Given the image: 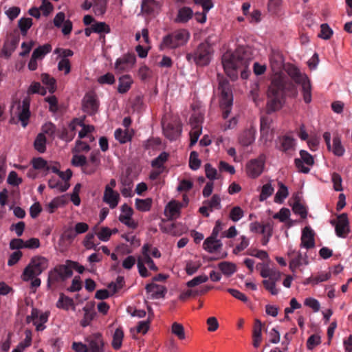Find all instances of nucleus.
<instances>
[{
    "label": "nucleus",
    "instance_id": "f257e3e1",
    "mask_svg": "<svg viewBox=\"0 0 352 352\" xmlns=\"http://www.w3.org/2000/svg\"><path fill=\"white\" fill-rule=\"evenodd\" d=\"M270 66L276 74L267 90L266 113L270 114L280 109L285 100V80L277 75L284 67V58L279 52L273 51L270 56Z\"/></svg>",
    "mask_w": 352,
    "mask_h": 352
},
{
    "label": "nucleus",
    "instance_id": "f03ea898",
    "mask_svg": "<svg viewBox=\"0 0 352 352\" xmlns=\"http://www.w3.org/2000/svg\"><path fill=\"white\" fill-rule=\"evenodd\" d=\"M252 60V56L248 49L239 47L233 53L226 52L222 57V65L226 73L231 76L234 72L241 69V76L245 79L248 78L246 69Z\"/></svg>",
    "mask_w": 352,
    "mask_h": 352
},
{
    "label": "nucleus",
    "instance_id": "7ed1b4c3",
    "mask_svg": "<svg viewBox=\"0 0 352 352\" xmlns=\"http://www.w3.org/2000/svg\"><path fill=\"white\" fill-rule=\"evenodd\" d=\"M217 79L219 81L218 89L220 91L219 104L222 110L223 118L226 119L232 109L233 102L232 91L229 81L222 75L217 74Z\"/></svg>",
    "mask_w": 352,
    "mask_h": 352
},
{
    "label": "nucleus",
    "instance_id": "20e7f679",
    "mask_svg": "<svg viewBox=\"0 0 352 352\" xmlns=\"http://www.w3.org/2000/svg\"><path fill=\"white\" fill-rule=\"evenodd\" d=\"M286 72L296 83L302 86L303 100L309 103L311 101V86L308 76L294 65H288Z\"/></svg>",
    "mask_w": 352,
    "mask_h": 352
},
{
    "label": "nucleus",
    "instance_id": "39448f33",
    "mask_svg": "<svg viewBox=\"0 0 352 352\" xmlns=\"http://www.w3.org/2000/svg\"><path fill=\"white\" fill-rule=\"evenodd\" d=\"M48 267V260L43 256L33 257L29 264L24 269L22 278L24 281H29L30 278L40 275Z\"/></svg>",
    "mask_w": 352,
    "mask_h": 352
},
{
    "label": "nucleus",
    "instance_id": "423d86ee",
    "mask_svg": "<svg viewBox=\"0 0 352 352\" xmlns=\"http://www.w3.org/2000/svg\"><path fill=\"white\" fill-rule=\"evenodd\" d=\"M189 38V34L184 30H178L165 36L160 45L161 50L174 49L184 45Z\"/></svg>",
    "mask_w": 352,
    "mask_h": 352
},
{
    "label": "nucleus",
    "instance_id": "0eeeda50",
    "mask_svg": "<svg viewBox=\"0 0 352 352\" xmlns=\"http://www.w3.org/2000/svg\"><path fill=\"white\" fill-rule=\"evenodd\" d=\"M73 275V272L70 270L69 264H59L56 265L48 273L47 285L58 284L65 281Z\"/></svg>",
    "mask_w": 352,
    "mask_h": 352
},
{
    "label": "nucleus",
    "instance_id": "6e6552de",
    "mask_svg": "<svg viewBox=\"0 0 352 352\" xmlns=\"http://www.w3.org/2000/svg\"><path fill=\"white\" fill-rule=\"evenodd\" d=\"M212 49L208 43H201L197 47L194 54H188L186 58L188 61L192 59L198 65H207L210 61Z\"/></svg>",
    "mask_w": 352,
    "mask_h": 352
},
{
    "label": "nucleus",
    "instance_id": "1a4fd4ad",
    "mask_svg": "<svg viewBox=\"0 0 352 352\" xmlns=\"http://www.w3.org/2000/svg\"><path fill=\"white\" fill-rule=\"evenodd\" d=\"M99 101L96 93L87 92L82 100V110L89 116L95 115L99 109Z\"/></svg>",
    "mask_w": 352,
    "mask_h": 352
},
{
    "label": "nucleus",
    "instance_id": "9d476101",
    "mask_svg": "<svg viewBox=\"0 0 352 352\" xmlns=\"http://www.w3.org/2000/svg\"><path fill=\"white\" fill-rule=\"evenodd\" d=\"M265 157L261 155L257 159L251 160L245 166L247 175L252 178H257L263 171Z\"/></svg>",
    "mask_w": 352,
    "mask_h": 352
},
{
    "label": "nucleus",
    "instance_id": "9b49d317",
    "mask_svg": "<svg viewBox=\"0 0 352 352\" xmlns=\"http://www.w3.org/2000/svg\"><path fill=\"white\" fill-rule=\"evenodd\" d=\"M272 228L273 226L270 221H254L250 224L252 232L263 235L262 239L263 245H266L269 241L270 237L272 234Z\"/></svg>",
    "mask_w": 352,
    "mask_h": 352
},
{
    "label": "nucleus",
    "instance_id": "f8f14e48",
    "mask_svg": "<svg viewBox=\"0 0 352 352\" xmlns=\"http://www.w3.org/2000/svg\"><path fill=\"white\" fill-rule=\"evenodd\" d=\"M160 226L163 232L175 236H180L188 230L186 225L181 221H161Z\"/></svg>",
    "mask_w": 352,
    "mask_h": 352
},
{
    "label": "nucleus",
    "instance_id": "ddd939ff",
    "mask_svg": "<svg viewBox=\"0 0 352 352\" xmlns=\"http://www.w3.org/2000/svg\"><path fill=\"white\" fill-rule=\"evenodd\" d=\"M30 98L29 97H25L23 100L22 103H21L20 101L16 102V114H17L18 118L21 122L23 127H25L28 125L30 116Z\"/></svg>",
    "mask_w": 352,
    "mask_h": 352
},
{
    "label": "nucleus",
    "instance_id": "4468645a",
    "mask_svg": "<svg viewBox=\"0 0 352 352\" xmlns=\"http://www.w3.org/2000/svg\"><path fill=\"white\" fill-rule=\"evenodd\" d=\"M300 159H296L294 162L299 172L303 173H308L310 168L308 166H304L303 163H305L307 166H312L314 164V160L311 155L307 151L301 150L300 151Z\"/></svg>",
    "mask_w": 352,
    "mask_h": 352
},
{
    "label": "nucleus",
    "instance_id": "2eb2a0df",
    "mask_svg": "<svg viewBox=\"0 0 352 352\" xmlns=\"http://www.w3.org/2000/svg\"><path fill=\"white\" fill-rule=\"evenodd\" d=\"M136 58L134 53H127L122 57L117 59L115 69L118 72H124L131 68L135 63Z\"/></svg>",
    "mask_w": 352,
    "mask_h": 352
},
{
    "label": "nucleus",
    "instance_id": "dca6fc26",
    "mask_svg": "<svg viewBox=\"0 0 352 352\" xmlns=\"http://www.w3.org/2000/svg\"><path fill=\"white\" fill-rule=\"evenodd\" d=\"M184 205L175 200H172L166 206L164 213L170 219H175L179 217L181 208Z\"/></svg>",
    "mask_w": 352,
    "mask_h": 352
},
{
    "label": "nucleus",
    "instance_id": "f3484780",
    "mask_svg": "<svg viewBox=\"0 0 352 352\" xmlns=\"http://www.w3.org/2000/svg\"><path fill=\"white\" fill-rule=\"evenodd\" d=\"M300 245L306 249L314 247V232L310 226H305L302 230Z\"/></svg>",
    "mask_w": 352,
    "mask_h": 352
},
{
    "label": "nucleus",
    "instance_id": "a211bd4d",
    "mask_svg": "<svg viewBox=\"0 0 352 352\" xmlns=\"http://www.w3.org/2000/svg\"><path fill=\"white\" fill-rule=\"evenodd\" d=\"M223 244L220 239L213 236H210L205 239L203 243V248L209 253L218 252Z\"/></svg>",
    "mask_w": 352,
    "mask_h": 352
},
{
    "label": "nucleus",
    "instance_id": "6ab92c4d",
    "mask_svg": "<svg viewBox=\"0 0 352 352\" xmlns=\"http://www.w3.org/2000/svg\"><path fill=\"white\" fill-rule=\"evenodd\" d=\"M119 200V194L115 192L109 185L106 186L103 201L107 203L111 208L117 206Z\"/></svg>",
    "mask_w": 352,
    "mask_h": 352
},
{
    "label": "nucleus",
    "instance_id": "aec40b11",
    "mask_svg": "<svg viewBox=\"0 0 352 352\" xmlns=\"http://www.w3.org/2000/svg\"><path fill=\"white\" fill-rule=\"evenodd\" d=\"M52 172L58 175V176L65 181L64 184L60 183L59 190L60 192H65L69 188V180L72 176V171L68 168L65 172L60 171L58 166H54Z\"/></svg>",
    "mask_w": 352,
    "mask_h": 352
},
{
    "label": "nucleus",
    "instance_id": "412c9836",
    "mask_svg": "<svg viewBox=\"0 0 352 352\" xmlns=\"http://www.w3.org/2000/svg\"><path fill=\"white\" fill-rule=\"evenodd\" d=\"M145 289L146 292L151 293L152 298L155 299L164 298L167 292L166 287L155 283L147 284Z\"/></svg>",
    "mask_w": 352,
    "mask_h": 352
},
{
    "label": "nucleus",
    "instance_id": "4be33fe9",
    "mask_svg": "<svg viewBox=\"0 0 352 352\" xmlns=\"http://www.w3.org/2000/svg\"><path fill=\"white\" fill-rule=\"evenodd\" d=\"M19 39V34L12 35L5 42L2 51L6 56L9 57L14 51L18 45Z\"/></svg>",
    "mask_w": 352,
    "mask_h": 352
},
{
    "label": "nucleus",
    "instance_id": "5701e85b",
    "mask_svg": "<svg viewBox=\"0 0 352 352\" xmlns=\"http://www.w3.org/2000/svg\"><path fill=\"white\" fill-rule=\"evenodd\" d=\"M163 129L166 137L170 140L177 139L182 132V128L179 124L168 123Z\"/></svg>",
    "mask_w": 352,
    "mask_h": 352
},
{
    "label": "nucleus",
    "instance_id": "b1692460",
    "mask_svg": "<svg viewBox=\"0 0 352 352\" xmlns=\"http://www.w3.org/2000/svg\"><path fill=\"white\" fill-rule=\"evenodd\" d=\"M254 136L255 129L254 127H250V129L243 131L240 135L239 138V143L243 146H248L254 142Z\"/></svg>",
    "mask_w": 352,
    "mask_h": 352
},
{
    "label": "nucleus",
    "instance_id": "393cba45",
    "mask_svg": "<svg viewBox=\"0 0 352 352\" xmlns=\"http://www.w3.org/2000/svg\"><path fill=\"white\" fill-rule=\"evenodd\" d=\"M335 227L336 235L345 238L350 232L349 221H331Z\"/></svg>",
    "mask_w": 352,
    "mask_h": 352
},
{
    "label": "nucleus",
    "instance_id": "a878e982",
    "mask_svg": "<svg viewBox=\"0 0 352 352\" xmlns=\"http://www.w3.org/2000/svg\"><path fill=\"white\" fill-rule=\"evenodd\" d=\"M99 152H92L89 157V162L91 164V166H89V164H87V166H86L85 168H83V172L86 174L91 175L94 173L96 170L97 167L100 164V158H99Z\"/></svg>",
    "mask_w": 352,
    "mask_h": 352
},
{
    "label": "nucleus",
    "instance_id": "bb28decb",
    "mask_svg": "<svg viewBox=\"0 0 352 352\" xmlns=\"http://www.w3.org/2000/svg\"><path fill=\"white\" fill-rule=\"evenodd\" d=\"M307 263L308 261L306 255L302 256V253L299 252L295 257H292V259L290 260L289 269L294 272L302 264L307 265Z\"/></svg>",
    "mask_w": 352,
    "mask_h": 352
},
{
    "label": "nucleus",
    "instance_id": "cd10ccee",
    "mask_svg": "<svg viewBox=\"0 0 352 352\" xmlns=\"http://www.w3.org/2000/svg\"><path fill=\"white\" fill-rule=\"evenodd\" d=\"M150 248H151V245H149L148 243L144 244L143 245L142 249L143 258L142 261L144 262V263H146L148 265V267L151 270L157 271L158 270L157 267L155 265L153 259L151 258V256L149 255Z\"/></svg>",
    "mask_w": 352,
    "mask_h": 352
},
{
    "label": "nucleus",
    "instance_id": "c85d7f7f",
    "mask_svg": "<svg viewBox=\"0 0 352 352\" xmlns=\"http://www.w3.org/2000/svg\"><path fill=\"white\" fill-rule=\"evenodd\" d=\"M133 80L129 75H124L119 78L118 91L120 94H125L129 91Z\"/></svg>",
    "mask_w": 352,
    "mask_h": 352
},
{
    "label": "nucleus",
    "instance_id": "c756f323",
    "mask_svg": "<svg viewBox=\"0 0 352 352\" xmlns=\"http://www.w3.org/2000/svg\"><path fill=\"white\" fill-rule=\"evenodd\" d=\"M193 12L191 8L184 7L179 10L175 21L180 23H186L192 16Z\"/></svg>",
    "mask_w": 352,
    "mask_h": 352
},
{
    "label": "nucleus",
    "instance_id": "7c9ffc66",
    "mask_svg": "<svg viewBox=\"0 0 352 352\" xmlns=\"http://www.w3.org/2000/svg\"><path fill=\"white\" fill-rule=\"evenodd\" d=\"M87 352H104V342L100 338H96L89 342Z\"/></svg>",
    "mask_w": 352,
    "mask_h": 352
},
{
    "label": "nucleus",
    "instance_id": "2f4dec72",
    "mask_svg": "<svg viewBox=\"0 0 352 352\" xmlns=\"http://www.w3.org/2000/svg\"><path fill=\"white\" fill-rule=\"evenodd\" d=\"M268 12L274 16H278L282 10V0H269Z\"/></svg>",
    "mask_w": 352,
    "mask_h": 352
},
{
    "label": "nucleus",
    "instance_id": "473e14b6",
    "mask_svg": "<svg viewBox=\"0 0 352 352\" xmlns=\"http://www.w3.org/2000/svg\"><path fill=\"white\" fill-rule=\"evenodd\" d=\"M123 338L124 332L122 329L117 328L113 333V340L111 342L112 347L114 349L118 350L121 347Z\"/></svg>",
    "mask_w": 352,
    "mask_h": 352
},
{
    "label": "nucleus",
    "instance_id": "72a5a7b5",
    "mask_svg": "<svg viewBox=\"0 0 352 352\" xmlns=\"http://www.w3.org/2000/svg\"><path fill=\"white\" fill-rule=\"evenodd\" d=\"M46 138L43 133H38L34 140V147L39 153H43L46 150Z\"/></svg>",
    "mask_w": 352,
    "mask_h": 352
},
{
    "label": "nucleus",
    "instance_id": "f704fd0d",
    "mask_svg": "<svg viewBox=\"0 0 352 352\" xmlns=\"http://www.w3.org/2000/svg\"><path fill=\"white\" fill-rule=\"evenodd\" d=\"M160 7V4L155 0H144L142 3V10L146 14H151Z\"/></svg>",
    "mask_w": 352,
    "mask_h": 352
},
{
    "label": "nucleus",
    "instance_id": "c9c22d12",
    "mask_svg": "<svg viewBox=\"0 0 352 352\" xmlns=\"http://www.w3.org/2000/svg\"><path fill=\"white\" fill-rule=\"evenodd\" d=\"M218 267L221 272L228 276H231L236 272V265L230 262L223 261L219 263Z\"/></svg>",
    "mask_w": 352,
    "mask_h": 352
},
{
    "label": "nucleus",
    "instance_id": "e433bc0d",
    "mask_svg": "<svg viewBox=\"0 0 352 352\" xmlns=\"http://www.w3.org/2000/svg\"><path fill=\"white\" fill-rule=\"evenodd\" d=\"M41 80L43 84L47 86V89L51 94H53L56 90V81L53 77H51L47 74H41Z\"/></svg>",
    "mask_w": 352,
    "mask_h": 352
},
{
    "label": "nucleus",
    "instance_id": "4c0bfd02",
    "mask_svg": "<svg viewBox=\"0 0 352 352\" xmlns=\"http://www.w3.org/2000/svg\"><path fill=\"white\" fill-rule=\"evenodd\" d=\"M74 305L73 299L65 296L63 294L60 295L59 299L56 302V307L58 308L68 310L69 308Z\"/></svg>",
    "mask_w": 352,
    "mask_h": 352
},
{
    "label": "nucleus",
    "instance_id": "58836bf2",
    "mask_svg": "<svg viewBox=\"0 0 352 352\" xmlns=\"http://www.w3.org/2000/svg\"><path fill=\"white\" fill-rule=\"evenodd\" d=\"M279 189L276 193L274 197V201L276 203H282L283 200L288 196V189L287 187L283 184L282 182H278Z\"/></svg>",
    "mask_w": 352,
    "mask_h": 352
},
{
    "label": "nucleus",
    "instance_id": "ea45409f",
    "mask_svg": "<svg viewBox=\"0 0 352 352\" xmlns=\"http://www.w3.org/2000/svg\"><path fill=\"white\" fill-rule=\"evenodd\" d=\"M83 311H85L83 319L80 322V324L82 327H85L88 326L91 321L95 318L96 313L94 310L85 307L83 308Z\"/></svg>",
    "mask_w": 352,
    "mask_h": 352
},
{
    "label": "nucleus",
    "instance_id": "a19ab883",
    "mask_svg": "<svg viewBox=\"0 0 352 352\" xmlns=\"http://www.w3.org/2000/svg\"><path fill=\"white\" fill-rule=\"evenodd\" d=\"M280 146L278 148L284 152L292 148L294 146V140L289 136H283L279 138Z\"/></svg>",
    "mask_w": 352,
    "mask_h": 352
},
{
    "label": "nucleus",
    "instance_id": "79ce46f5",
    "mask_svg": "<svg viewBox=\"0 0 352 352\" xmlns=\"http://www.w3.org/2000/svg\"><path fill=\"white\" fill-rule=\"evenodd\" d=\"M52 50V47L50 44H45L36 48L32 56L34 59L42 58L46 54L49 53Z\"/></svg>",
    "mask_w": 352,
    "mask_h": 352
},
{
    "label": "nucleus",
    "instance_id": "37998d69",
    "mask_svg": "<svg viewBox=\"0 0 352 352\" xmlns=\"http://www.w3.org/2000/svg\"><path fill=\"white\" fill-rule=\"evenodd\" d=\"M171 333L177 336L179 340H182L186 338L184 326L177 322H175L172 324Z\"/></svg>",
    "mask_w": 352,
    "mask_h": 352
},
{
    "label": "nucleus",
    "instance_id": "c03bdc74",
    "mask_svg": "<svg viewBox=\"0 0 352 352\" xmlns=\"http://www.w3.org/2000/svg\"><path fill=\"white\" fill-rule=\"evenodd\" d=\"M107 0H94L92 3L94 12L97 15H102L106 12Z\"/></svg>",
    "mask_w": 352,
    "mask_h": 352
},
{
    "label": "nucleus",
    "instance_id": "a18cd8bd",
    "mask_svg": "<svg viewBox=\"0 0 352 352\" xmlns=\"http://www.w3.org/2000/svg\"><path fill=\"white\" fill-rule=\"evenodd\" d=\"M115 138L121 144H124L131 141V135L129 133L127 129L123 131L121 129H118L115 131Z\"/></svg>",
    "mask_w": 352,
    "mask_h": 352
},
{
    "label": "nucleus",
    "instance_id": "49530a36",
    "mask_svg": "<svg viewBox=\"0 0 352 352\" xmlns=\"http://www.w3.org/2000/svg\"><path fill=\"white\" fill-rule=\"evenodd\" d=\"M32 25V19L31 18H21L18 22V26L23 36H26L28 30Z\"/></svg>",
    "mask_w": 352,
    "mask_h": 352
},
{
    "label": "nucleus",
    "instance_id": "de8ad7c7",
    "mask_svg": "<svg viewBox=\"0 0 352 352\" xmlns=\"http://www.w3.org/2000/svg\"><path fill=\"white\" fill-rule=\"evenodd\" d=\"M292 210L295 214H299L301 219L307 218V209L298 200L294 202L292 206Z\"/></svg>",
    "mask_w": 352,
    "mask_h": 352
},
{
    "label": "nucleus",
    "instance_id": "09e8293b",
    "mask_svg": "<svg viewBox=\"0 0 352 352\" xmlns=\"http://www.w3.org/2000/svg\"><path fill=\"white\" fill-rule=\"evenodd\" d=\"M151 199H137L135 201L136 208L140 211H148L151 207Z\"/></svg>",
    "mask_w": 352,
    "mask_h": 352
},
{
    "label": "nucleus",
    "instance_id": "8fccbe9b",
    "mask_svg": "<svg viewBox=\"0 0 352 352\" xmlns=\"http://www.w3.org/2000/svg\"><path fill=\"white\" fill-rule=\"evenodd\" d=\"M168 157V154L166 152H162L160 154V155L153 160L151 162V166L153 167L158 168L159 169L163 170V164L165 162L167 161Z\"/></svg>",
    "mask_w": 352,
    "mask_h": 352
},
{
    "label": "nucleus",
    "instance_id": "3c124183",
    "mask_svg": "<svg viewBox=\"0 0 352 352\" xmlns=\"http://www.w3.org/2000/svg\"><path fill=\"white\" fill-rule=\"evenodd\" d=\"M91 30L96 33H109L110 27L105 22H97L91 25Z\"/></svg>",
    "mask_w": 352,
    "mask_h": 352
},
{
    "label": "nucleus",
    "instance_id": "603ef678",
    "mask_svg": "<svg viewBox=\"0 0 352 352\" xmlns=\"http://www.w3.org/2000/svg\"><path fill=\"white\" fill-rule=\"evenodd\" d=\"M333 153L337 156H342L344 153V148L341 144L339 137H334L333 139Z\"/></svg>",
    "mask_w": 352,
    "mask_h": 352
},
{
    "label": "nucleus",
    "instance_id": "864d4df0",
    "mask_svg": "<svg viewBox=\"0 0 352 352\" xmlns=\"http://www.w3.org/2000/svg\"><path fill=\"white\" fill-rule=\"evenodd\" d=\"M49 314L47 312L42 313L38 318V321L34 322L36 329L38 331H43L45 329V323L47 322Z\"/></svg>",
    "mask_w": 352,
    "mask_h": 352
},
{
    "label": "nucleus",
    "instance_id": "5fc2aeb1",
    "mask_svg": "<svg viewBox=\"0 0 352 352\" xmlns=\"http://www.w3.org/2000/svg\"><path fill=\"white\" fill-rule=\"evenodd\" d=\"M124 278L123 276H118L116 282H111L109 284L108 288L112 290L113 294L116 293L119 289L123 287L124 285Z\"/></svg>",
    "mask_w": 352,
    "mask_h": 352
},
{
    "label": "nucleus",
    "instance_id": "6e6d98bb",
    "mask_svg": "<svg viewBox=\"0 0 352 352\" xmlns=\"http://www.w3.org/2000/svg\"><path fill=\"white\" fill-rule=\"evenodd\" d=\"M118 232L117 229L110 230L108 228H102L100 232L97 233V235L100 240L102 241H107L109 239L111 235L113 233H116Z\"/></svg>",
    "mask_w": 352,
    "mask_h": 352
},
{
    "label": "nucleus",
    "instance_id": "4d7b16f0",
    "mask_svg": "<svg viewBox=\"0 0 352 352\" xmlns=\"http://www.w3.org/2000/svg\"><path fill=\"white\" fill-rule=\"evenodd\" d=\"M274 192V188L272 186L271 184L268 183L262 186L261 192L259 195V200L264 201L268 197L272 195Z\"/></svg>",
    "mask_w": 352,
    "mask_h": 352
},
{
    "label": "nucleus",
    "instance_id": "13d9d810",
    "mask_svg": "<svg viewBox=\"0 0 352 352\" xmlns=\"http://www.w3.org/2000/svg\"><path fill=\"white\" fill-rule=\"evenodd\" d=\"M201 161L198 157V153L196 151H192L190 155L189 166L192 170H197L200 167Z\"/></svg>",
    "mask_w": 352,
    "mask_h": 352
},
{
    "label": "nucleus",
    "instance_id": "bf43d9fd",
    "mask_svg": "<svg viewBox=\"0 0 352 352\" xmlns=\"http://www.w3.org/2000/svg\"><path fill=\"white\" fill-rule=\"evenodd\" d=\"M25 338L17 346L18 349H21V351H23L26 347L31 345L32 343V331L29 329L25 331Z\"/></svg>",
    "mask_w": 352,
    "mask_h": 352
},
{
    "label": "nucleus",
    "instance_id": "052dcab7",
    "mask_svg": "<svg viewBox=\"0 0 352 352\" xmlns=\"http://www.w3.org/2000/svg\"><path fill=\"white\" fill-rule=\"evenodd\" d=\"M94 236L95 234L93 232H89L86 235L83 241V245L87 249L97 250L96 245L94 243Z\"/></svg>",
    "mask_w": 352,
    "mask_h": 352
},
{
    "label": "nucleus",
    "instance_id": "680f3d73",
    "mask_svg": "<svg viewBox=\"0 0 352 352\" xmlns=\"http://www.w3.org/2000/svg\"><path fill=\"white\" fill-rule=\"evenodd\" d=\"M208 280V277L205 274H202L200 276H197L193 278L192 280L187 282L186 285L188 287H195L201 283L207 282Z\"/></svg>",
    "mask_w": 352,
    "mask_h": 352
},
{
    "label": "nucleus",
    "instance_id": "e2e57ef3",
    "mask_svg": "<svg viewBox=\"0 0 352 352\" xmlns=\"http://www.w3.org/2000/svg\"><path fill=\"white\" fill-rule=\"evenodd\" d=\"M132 214V208L125 204L122 206V214L119 217V220H131Z\"/></svg>",
    "mask_w": 352,
    "mask_h": 352
},
{
    "label": "nucleus",
    "instance_id": "0e129e2a",
    "mask_svg": "<svg viewBox=\"0 0 352 352\" xmlns=\"http://www.w3.org/2000/svg\"><path fill=\"white\" fill-rule=\"evenodd\" d=\"M76 233L75 231V229L69 227L67 228H65L61 235V239L63 240L68 241L69 242L72 241L75 237L76 236Z\"/></svg>",
    "mask_w": 352,
    "mask_h": 352
},
{
    "label": "nucleus",
    "instance_id": "69168bd1",
    "mask_svg": "<svg viewBox=\"0 0 352 352\" xmlns=\"http://www.w3.org/2000/svg\"><path fill=\"white\" fill-rule=\"evenodd\" d=\"M72 164L75 166H81L85 168L87 166V157L85 155H75L72 157Z\"/></svg>",
    "mask_w": 352,
    "mask_h": 352
},
{
    "label": "nucleus",
    "instance_id": "338daca9",
    "mask_svg": "<svg viewBox=\"0 0 352 352\" xmlns=\"http://www.w3.org/2000/svg\"><path fill=\"white\" fill-rule=\"evenodd\" d=\"M256 269L260 271V274L263 278H269L270 275L272 273V269L270 268L267 265L264 263H258L256 265Z\"/></svg>",
    "mask_w": 352,
    "mask_h": 352
},
{
    "label": "nucleus",
    "instance_id": "774afa93",
    "mask_svg": "<svg viewBox=\"0 0 352 352\" xmlns=\"http://www.w3.org/2000/svg\"><path fill=\"white\" fill-rule=\"evenodd\" d=\"M206 176L208 179L210 180H214L217 179V170L216 168H213L212 165L209 163H207L204 166Z\"/></svg>",
    "mask_w": 352,
    "mask_h": 352
}]
</instances>
